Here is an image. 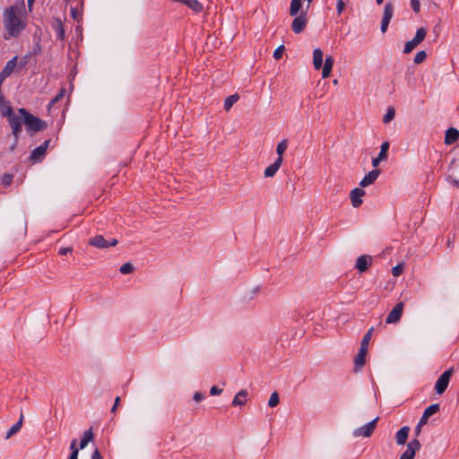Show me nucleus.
<instances>
[{
    "mask_svg": "<svg viewBox=\"0 0 459 459\" xmlns=\"http://www.w3.org/2000/svg\"><path fill=\"white\" fill-rule=\"evenodd\" d=\"M322 67H323V70H322V77H323L324 79L328 78V77L330 76V74H331L332 70H331V69H329V68H325V67H324L323 65H322Z\"/></svg>",
    "mask_w": 459,
    "mask_h": 459,
    "instance_id": "53",
    "label": "nucleus"
},
{
    "mask_svg": "<svg viewBox=\"0 0 459 459\" xmlns=\"http://www.w3.org/2000/svg\"><path fill=\"white\" fill-rule=\"evenodd\" d=\"M301 7H302L301 0H291L290 7V14L291 16L298 15Z\"/></svg>",
    "mask_w": 459,
    "mask_h": 459,
    "instance_id": "30",
    "label": "nucleus"
},
{
    "mask_svg": "<svg viewBox=\"0 0 459 459\" xmlns=\"http://www.w3.org/2000/svg\"><path fill=\"white\" fill-rule=\"evenodd\" d=\"M89 244L98 248H108L115 247L117 244V239L111 238L110 240H106L103 236L97 235L90 239Z\"/></svg>",
    "mask_w": 459,
    "mask_h": 459,
    "instance_id": "7",
    "label": "nucleus"
},
{
    "mask_svg": "<svg viewBox=\"0 0 459 459\" xmlns=\"http://www.w3.org/2000/svg\"><path fill=\"white\" fill-rule=\"evenodd\" d=\"M52 27L56 32V38L60 40H64L65 38V32L62 21L59 18H56L53 21Z\"/></svg>",
    "mask_w": 459,
    "mask_h": 459,
    "instance_id": "17",
    "label": "nucleus"
},
{
    "mask_svg": "<svg viewBox=\"0 0 459 459\" xmlns=\"http://www.w3.org/2000/svg\"><path fill=\"white\" fill-rule=\"evenodd\" d=\"M420 448V443L418 439L414 438L411 440L406 450L402 454L400 459H413L417 451Z\"/></svg>",
    "mask_w": 459,
    "mask_h": 459,
    "instance_id": "10",
    "label": "nucleus"
},
{
    "mask_svg": "<svg viewBox=\"0 0 459 459\" xmlns=\"http://www.w3.org/2000/svg\"><path fill=\"white\" fill-rule=\"evenodd\" d=\"M71 14L74 20L77 19L78 12L75 8H71Z\"/></svg>",
    "mask_w": 459,
    "mask_h": 459,
    "instance_id": "57",
    "label": "nucleus"
},
{
    "mask_svg": "<svg viewBox=\"0 0 459 459\" xmlns=\"http://www.w3.org/2000/svg\"><path fill=\"white\" fill-rule=\"evenodd\" d=\"M41 53V46H40V43L39 41H38L34 46H33V51L32 53H30L31 55H39Z\"/></svg>",
    "mask_w": 459,
    "mask_h": 459,
    "instance_id": "50",
    "label": "nucleus"
},
{
    "mask_svg": "<svg viewBox=\"0 0 459 459\" xmlns=\"http://www.w3.org/2000/svg\"><path fill=\"white\" fill-rule=\"evenodd\" d=\"M394 15V7L391 3H387L384 7V13L381 22V31L385 33L388 28L389 22Z\"/></svg>",
    "mask_w": 459,
    "mask_h": 459,
    "instance_id": "11",
    "label": "nucleus"
},
{
    "mask_svg": "<svg viewBox=\"0 0 459 459\" xmlns=\"http://www.w3.org/2000/svg\"><path fill=\"white\" fill-rule=\"evenodd\" d=\"M459 139V131L456 128L450 127L446 131L445 143L452 144Z\"/></svg>",
    "mask_w": 459,
    "mask_h": 459,
    "instance_id": "19",
    "label": "nucleus"
},
{
    "mask_svg": "<svg viewBox=\"0 0 459 459\" xmlns=\"http://www.w3.org/2000/svg\"><path fill=\"white\" fill-rule=\"evenodd\" d=\"M76 445H77V440H76V439H73V440L71 441V444H70V450H71V453H73V452L74 451V452H76L77 454H79V449H80V447L78 448V447L76 446Z\"/></svg>",
    "mask_w": 459,
    "mask_h": 459,
    "instance_id": "51",
    "label": "nucleus"
},
{
    "mask_svg": "<svg viewBox=\"0 0 459 459\" xmlns=\"http://www.w3.org/2000/svg\"><path fill=\"white\" fill-rule=\"evenodd\" d=\"M7 121L12 128V134L14 136V139L17 141L22 130V124L23 123V116L14 112L12 117L7 118Z\"/></svg>",
    "mask_w": 459,
    "mask_h": 459,
    "instance_id": "4",
    "label": "nucleus"
},
{
    "mask_svg": "<svg viewBox=\"0 0 459 459\" xmlns=\"http://www.w3.org/2000/svg\"><path fill=\"white\" fill-rule=\"evenodd\" d=\"M333 63H334L333 57L332 56H327L325 57V60L324 63V67L329 68L332 70L333 66Z\"/></svg>",
    "mask_w": 459,
    "mask_h": 459,
    "instance_id": "43",
    "label": "nucleus"
},
{
    "mask_svg": "<svg viewBox=\"0 0 459 459\" xmlns=\"http://www.w3.org/2000/svg\"><path fill=\"white\" fill-rule=\"evenodd\" d=\"M31 54H28V55H25L22 58V65H24L27 64L29 58L30 57Z\"/></svg>",
    "mask_w": 459,
    "mask_h": 459,
    "instance_id": "56",
    "label": "nucleus"
},
{
    "mask_svg": "<svg viewBox=\"0 0 459 459\" xmlns=\"http://www.w3.org/2000/svg\"><path fill=\"white\" fill-rule=\"evenodd\" d=\"M453 375V368L446 370L437 380L435 384V390L437 394H442L446 390L451 377Z\"/></svg>",
    "mask_w": 459,
    "mask_h": 459,
    "instance_id": "5",
    "label": "nucleus"
},
{
    "mask_svg": "<svg viewBox=\"0 0 459 459\" xmlns=\"http://www.w3.org/2000/svg\"><path fill=\"white\" fill-rule=\"evenodd\" d=\"M370 259L371 258L367 255L359 256L356 261V268L361 273L365 272L368 267V260Z\"/></svg>",
    "mask_w": 459,
    "mask_h": 459,
    "instance_id": "25",
    "label": "nucleus"
},
{
    "mask_svg": "<svg viewBox=\"0 0 459 459\" xmlns=\"http://www.w3.org/2000/svg\"><path fill=\"white\" fill-rule=\"evenodd\" d=\"M22 420H23V415L22 413L19 420L15 424H13L11 427V429L8 430V432L6 433L5 439H9L12 436H13L14 434H16L17 432L20 431V429L22 426Z\"/></svg>",
    "mask_w": 459,
    "mask_h": 459,
    "instance_id": "26",
    "label": "nucleus"
},
{
    "mask_svg": "<svg viewBox=\"0 0 459 459\" xmlns=\"http://www.w3.org/2000/svg\"><path fill=\"white\" fill-rule=\"evenodd\" d=\"M426 57L427 53L424 50L419 51L414 57V63L420 64L426 59Z\"/></svg>",
    "mask_w": 459,
    "mask_h": 459,
    "instance_id": "41",
    "label": "nucleus"
},
{
    "mask_svg": "<svg viewBox=\"0 0 459 459\" xmlns=\"http://www.w3.org/2000/svg\"><path fill=\"white\" fill-rule=\"evenodd\" d=\"M378 420V417L375 418L371 421L368 422L362 427L357 428L353 430V437H370L376 429L377 422Z\"/></svg>",
    "mask_w": 459,
    "mask_h": 459,
    "instance_id": "6",
    "label": "nucleus"
},
{
    "mask_svg": "<svg viewBox=\"0 0 459 459\" xmlns=\"http://www.w3.org/2000/svg\"><path fill=\"white\" fill-rule=\"evenodd\" d=\"M119 403H120V397H119V396H117V397L115 398L114 404H113V406H112V408H111V412H112V413H114V412L116 411V410H117V406H118Z\"/></svg>",
    "mask_w": 459,
    "mask_h": 459,
    "instance_id": "54",
    "label": "nucleus"
},
{
    "mask_svg": "<svg viewBox=\"0 0 459 459\" xmlns=\"http://www.w3.org/2000/svg\"><path fill=\"white\" fill-rule=\"evenodd\" d=\"M284 46L283 45H281L279 46L273 52V57L274 59L276 60H279L282 57V55H283V52H284Z\"/></svg>",
    "mask_w": 459,
    "mask_h": 459,
    "instance_id": "42",
    "label": "nucleus"
},
{
    "mask_svg": "<svg viewBox=\"0 0 459 459\" xmlns=\"http://www.w3.org/2000/svg\"><path fill=\"white\" fill-rule=\"evenodd\" d=\"M279 403H280L279 394L277 392H273L269 398L268 405L270 407H275L279 404Z\"/></svg>",
    "mask_w": 459,
    "mask_h": 459,
    "instance_id": "36",
    "label": "nucleus"
},
{
    "mask_svg": "<svg viewBox=\"0 0 459 459\" xmlns=\"http://www.w3.org/2000/svg\"><path fill=\"white\" fill-rule=\"evenodd\" d=\"M283 161L282 158L276 159L275 161L268 166L264 170V177L265 178H272L273 177L276 172L279 170L280 167L281 166Z\"/></svg>",
    "mask_w": 459,
    "mask_h": 459,
    "instance_id": "18",
    "label": "nucleus"
},
{
    "mask_svg": "<svg viewBox=\"0 0 459 459\" xmlns=\"http://www.w3.org/2000/svg\"><path fill=\"white\" fill-rule=\"evenodd\" d=\"M193 399L195 402L200 403L201 401H203L204 399V394H202L201 392H195L194 394Z\"/></svg>",
    "mask_w": 459,
    "mask_h": 459,
    "instance_id": "47",
    "label": "nucleus"
},
{
    "mask_svg": "<svg viewBox=\"0 0 459 459\" xmlns=\"http://www.w3.org/2000/svg\"><path fill=\"white\" fill-rule=\"evenodd\" d=\"M0 109H1L2 116L6 118H9L14 113L13 108L11 107V105L8 101H5L4 103L1 104Z\"/></svg>",
    "mask_w": 459,
    "mask_h": 459,
    "instance_id": "28",
    "label": "nucleus"
},
{
    "mask_svg": "<svg viewBox=\"0 0 459 459\" xmlns=\"http://www.w3.org/2000/svg\"><path fill=\"white\" fill-rule=\"evenodd\" d=\"M403 264H397L394 267H393L392 273L394 276L397 277L403 273Z\"/></svg>",
    "mask_w": 459,
    "mask_h": 459,
    "instance_id": "44",
    "label": "nucleus"
},
{
    "mask_svg": "<svg viewBox=\"0 0 459 459\" xmlns=\"http://www.w3.org/2000/svg\"><path fill=\"white\" fill-rule=\"evenodd\" d=\"M119 271L123 274L131 273L134 271V266L131 263H126L120 266Z\"/></svg>",
    "mask_w": 459,
    "mask_h": 459,
    "instance_id": "38",
    "label": "nucleus"
},
{
    "mask_svg": "<svg viewBox=\"0 0 459 459\" xmlns=\"http://www.w3.org/2000/svg\"><path fill=\"white\" fill-rule=\"evenodd\" d=\"M288 148V141L286 139L281 140L276 147L277 159L282 158L284 152Z\"/></svg>",
    "mask_w": 459,
    "mask_h": 459,
    "instance_id": "31",
    "label": "nucleus"
},
{
    "mask_svg": "<svg viewBox=\"0 0 459 459\" xmlns=\"http://www.w3.org/2000/svg\"><path fill=\"white\" fill-rule=\"evenodd\" d=\"M367 352L368 350H365L364 348H359V352L354 359L356 371H358L360 368L364 366Z\"/></svg>",
    "mask_w": 459,
    "mask_h": 459,
    "instance_id": "21",
    "label": "nucleus"
},
{
    "mask_svg": "<svg viewBox=\"0 0 459 459\" xmlns=\"http://www.w3.org/2000/svg\"><path fill=\"white\" fill-rule=\"evenodd\" d=\"M23 6H10L4 12V26L10 37H18L26 27L25 20H22L19 13H22Z\"/></svg>",
    "mask_w": 459,
    "mask_h": 459,
    "instance_id": "1",
    "label": "nucleus"
},
{
    "mask_svg": "<svg viewBox=\"0 0 459 459\" xmlns=\"http://www.w3.org/2000/svg\"><path fill=\"white\" fill-rule=\"evenodd\" d=\"M73 252V248L71 247H61L58 251V254L61 255H65Z\"/></svg>",
    "mask_w": 459,
    "mask_h": 459,
    "instance_id": "48",
    "label": "nucleus"
},
{
    "mask_svg": "<svg viewBox=\"0 0 459 459\" xmlns=\"http://www.w3.org/2000/svg\"><path fill=\"white\" fill-rule=\"evenodd\" d=\"M78 455H79V454H77L76 452L74 451L73 453H71L68 459H78Z\"/></svg>",
    "mask_w": 459,
    "mask_h": 459,
    "instance_id": "58",
    "label": "nucleus"
},
{
    "mask_svg": "<svg viewBox=\"0 0 459 459\" xmlns=\"http://www.w3.org/2000/svg\"><path fill=\"white\" fill-rule=\"evenodd\" d=\"M380 175V170L379 169H373L371 171H369L362 179L361 181L359 182V186L361 187H367L370 185H372L378 178V176Z\"/></svg>",
    "mask_w": 459,
    "mask_h": 459,
    "instance_id": "14",
    "label": "nucleus"
},
{
    "mask_svg": "<svg viewBox=\"0 0 459 459\" xmlns=\"http://www.w3.org/2000/svg\"><path fill=\"white\" fill-rule=\"evenodd\" d=\"M417 46H418V43H416L413 39H411L405 43L403 52L405 54H408V53L411 52Z\"/></svg>",
    "mask_w": 459,
    "mask_h": 459,
    "instance_id": "40",
    "label": "nucleus"
},
{
    "mask_svg": "<svg viewBox=\"0 0 459 459\" xmlns=\"http://www.w3.org/2000/svg\"><path fill=\"white\" fill-rule=\"evenodd\" d=\"M409 432H410V428L408 426H404V427L401 428L395 435L396 443L400 446L404 445L408 438Z\"/></svg>",
    "mask_w": 459,
    "mask_h": 459,
    "instance_id": "20",
    "label": "nucleus"
},
{
    "mask_svg": "<svg viewBox=\"0 0 459 459\" xmlns=\"http://www.w3.org/2000/svg\"><path fill=\"white\" fill-rule=\"evenodd\" d=\"M411 8L412 10L415 12V13H419L420 10V0H411Z\"/></svg>",
    "mask_w": 459,
    "mask_h": 459,
    "instance_id": "45",
    "label": "nucleus"
},
{
    "mask_svg": "<svg viewBox=\"0 0 459 459\" xmlns=\"http://www.w3.org/2000/svg\"><path fill=\"white\" fill-rule=\"evenodd\" d=\"M388 149H389L388 142H385L381 144V149H380V152H379L377 157H376L372 160V166L374 168H377L379 165L380 161L386 159Z\"/></svg>",
    "mask_w": 459,
    "mask_h": 459,
    "instance_id": "16",
    "label": "nucleus"
},
{
    "mask_svg": "<svg viewBox=\"0 0 459 459\" xmlns=\"http://www.w3.org/2000/svg\"><path fill=\"white\" fill-rule=\"evenodd\" d=\"M429 417H426L424 414H422L421 418L420 419V421L417 425V429L421 428V426L425 425L428 421Z\"/></svg>",
    "mask_w": 459,
    "mask_h": 459,
    "instance_id": "52",
    "label": "nucleus"
},
{
    "mask_svg": "<svg viewBox=\"0 0 459 459\" xmlns=\"http://www.w3.org/2000/svg\"><path fill=\"white\" fill-rule=\"evenodd\" d=\"M18 113L23 116V124L30 135L37 132L45 130L48 126L46 121L35 117L24 108H20L18 109Z\"/></svg>",
    "mask_w": 459,
    "mask_h": 459,
    "instance_id": "2",
    "label": "nucleus"
},
{
    "mask_svg": "<svg viewBox=\"0 0 459 459\" xmlns=\"http://www.w3.org/2000/svg\"><path fill=\"white\" fill-rule=\"evenodd\" d=\"M324 54L320 48H316L313 51V65L316 70H319L323 65Z\"/></svg>",
    "mask_w": 459,
    "mask_h": 459,
    "instance_id": "22",
    "label": "nucleus"
},
{
    "mask_svg": "<svg viewBox=\"0 0 459 459\" xmlns=\"http://www.w3.org/2000/svg\"><path fill=\"white\" fill-rule=\"evenodd\" d=\"M50 140H46L41 145L36 147L30 153V160L37 162L40 161L47 152V149L49 145Z\"/></svg>",
    "mask_w": 459,
    "mask_h": 459,
    "instance_id": "13",
    "label": "nucleus"
},
{
    "mask_svg": "<svg viewBox=\"0 0 459 459\" xmlns=\"http://www.w3.org/2000/svg\"><path fill=\"white\" fill-rule=\"evenodd\" d=\"M376 2H377V4H382L384 0H376Z\"/></svg>",
    "mask_w": 459,
    "mask_h": 459,
    "instance_id": "61",
    "label": "nucleus"
},
{
    "mask_svg": "<svg viewBox=\"0 0 459 459\" xmlns=\"http://www.w3.org/2000/svg\"><path fill=\"white\" fill-rule=\"evenodd\" d=\"M13 179V176L12 174L5 173L3 175L2 178H1V184L4 186L7 187L12 184Z\"/></svg>",
    "mask_w": 459,
    "mask_h": 459,
    "instance_id": "37",
    "label": "nucleus"
},
{
    "mask_svg": "<svg viewBox=\"0 0 459 459\" xmlns=\"http://www.w3.org/2000/svg\"><path fill=\"white\" fill-rule=\"evenodd\" d=\"M333 84H337V83H338V81L335 79V80H333Z\"/></svg>",
    "mask_w": 459,
    "mask_h": 459,
    "instance_id": "63",
    "label": "nucleus"
},
{
    "mask_svg": "<svg viewBox=\"0 0 459 459\" xmlns=\"http://www.w3.org/2000/svg\"><path fill=\"white\" fill-rule=\"evenodd\" d=\"M248 393L247 390H240L238 392L233 398L232 405L233 406H242L246 403V397L247 396Z\"/></svg>",
    "mask_w": 459,
    "mask_h": 459,
    "instance_id": "24",
    "label": "nucleus"
},
{
    "mask_svg": "<svg viewBox=\"0 0 459 459\" xmlns=\"http://www.w3.org/2000/svg\"><path fill=\"white\" fill-rule=\"evenodd\" d=\"M365 191L361 188H359V187H356L354 189L351 190V204H352V206L357 208L359 207V205H361L362 204V199L361 197L363 195H365Z\"/></svg>",
    "mask_w": 459,
    "mask_h": 459,
    "instance_id": "15",
    "label": "nucleus"
},
{
    "mask_svg": "<svg viewBox=\"0 0 459 459\" xmlns=\"http://www.w3.org/2000/svg\"><path fill=\"white\" fill-rule=\"evenodd\" d=\"M427 30L424 28H419L416 31L414 38L412 39L418 45L422 42L426 37Z\"/></svg>",
    "mask_w": 459,
    "mask_h": 459,
    "instance_id": "32",
    "label": "nucleus"
},
{
    "mask_svg": "<svg viewBox=\"0 0 459 459\" xmlns=\"http://www.w3.org/2000/svg\"><path fill=\"white\" fill-rule=\"evenodd\" d=\"M93 439V433L91 431V429L86 430L83 433V437H82L80 441V449H83L87 446L89 442H91Z\"/></svg>",
    "mask_w": 459,
    "mask_h": 459,
    "instance_id": "27",
    "label": "nucleus"
},
{
    "mask_svg": "<svg viewBox=\"0 0 459 459\" xmlns=\"http://www.w3.org/2000/svg\"><path fill=\"white\" fill-rule=\"evenodd\" d=\"M7 77L4 76L3 74L0 73V86L2 87V84L4 82V81L6 79Z\"/></svg>",
    "mask_w": 459,
    "mask_h": 459,
    "instance_id": "59",
    "label": "nucleus"
},
{
    "mask_svg": "<svg viewBox=\"0 0 459 459\" xmlns=\"http://www.w3.org/2000/svg\"><path fill=\"white\" fill-rule=\"evenodd\" d=\"M65 93V88H61L59 92L50 101V103L48 105V108H50L51 106H53L56 102H58L64 97Z\"/></svg>",
    "mask_w": 459,
    "mask_h": 459,
    "instance_id": "39",
    "label": "nucleus"
},
{
    "mask_svg": "<svg viewBox=\"0 0 459 459\" xmlns=\"http://www.w3.org/2000/svg\"><path fill=\"white\" fill-rule=\"evenodd\" d=\"M294 17L295 18L291 24V30L295 33L299 34L304 30L307 23L306 12L301 11L299 15H296Z\"/></svg>",
    "mask_w": 459,
    "mask_h": 459,
    "instance_id": "8",
    "label": "nucleus"
},
{
    "mask_svg": "<svg viewBox=\"0 0 459 459\" xmlns=\"http://www.w3.org/2000/svg\"><path fill=\"white\" fill-rule=\"evenodd\" d=\"M439 410V405L437 403H434V404H431L429 405V407H427L423 412V414L426 416V417H430L431 415L435 414L436 412H437Z\"/></svg>",
    "mask_w": 459,
    "mask_h": 459,
    "instance_id": "34",
    "label": "nucleus"
},
{
    "mask_svg": "<svg viewBox=\"0 0 459 459\" xmlns=\"http://www.w3.org/2000/svg\"><path fill=\"white\" fill-rule=\"evenodd\" d=\"M420 429H417V428H416V433H417V434H419V433H420Z\"/></svg>",
    "mask_w": 459,
    "mask_h": 459,
    "instance_id": "62",
    "label": "nucleus"
},
{
    "mask_svg": "<svg viewBox=\"0 0 459 459\" xmlns=\"http://www.w3.org/2000/svg\"><path fill=\"white\" fill-rule=\"evenodd\" d=\"M239 100L238 94L235 93L226 98L224 101V109L229 111L231 107Z\"/></svg>",
    "mask_w": 459,
    "mask_h": 459,
    "instance_id": "29",
    "label": "nucleus"
},
{
    "mask_svg": "<svg viewBox=\"0 0 459 459\" xmlns=\"http://www.w3.org/2000/svg\"><path fill=\"white\" fill-rule=\"evenodd\" d=\"M447 179L450 183L459 186V148L455 151L447 174Z\"/></svg>",
    "mask_w": 459,
    "mask_h": 459,
    "instance_id": "3",
    "label": "nucleus"
},
{
    "mask_svg": "<svg viewBox=\"0 0 459 459\" xmlns=\"http://www.w3.org/2000/svg\"><path fill=\"white\" fill-rule=\"evenodd\" d=\"M394 115H395V110L394 108H389L386 114L383 117V122L385 124H387L389 123L390 121H392L394 117Z\"/></svg>",
    "mask_w": 459,
    "mask_h": 459,
    "instance_id": "35",
    "label": "nucleus"
},
{
    "mask_svg": "<svg viewBox=\"0 0 459 459\" xmlns=\"http://www.w3.org/2000/svg\"><path fill=\"white\" fill-rule=\"evenodd\" d=\"M403 312V303H397L385 318L386 324H396L400 321Z\"/></svg>",
    "mask_w": 459,
    "mask_h": 459,
    "instance_id": "9",
    "label": "nucleus"
},
{
    "mask_svg": "<svg viewBox=\"0 0 459 459\" xmlns=\"http://www.w3.org/2000/svg\"><path fill=\"white\" fill-rule=\"evenodd\" d=\"M394 15V7L391 3H387L384 7V13L381 22V31L385 33L388 28L389 22Z\"/></svg>",
    "mask_w": 459,
    "mask_h": 459,
    "instance_id": "12",
    "label": "nucleus"
},
{
    "mask_svg": "<svg viewBox=\"0 0 459 459\" xmlns=\"http://www.w3.org/2000/svg\"><path fill=\"white\" fill-rule=\"evenodd\" d=\"M6 100L4 97V95L0 92V105L4 103Z\"/></svg>",
    "mask_w": 459,
    "mask_h": 459,
    "instance_id": "60",
    "label": "nucleus"
},
{
    "mask_svg": "<svg viewBox=\"0 0 459 459\" xmlns=\"http://www.w3.org/2000/svg\"><path fill=\"white\" fill-rule=\"evenodd\" d=\"M17 59H18L17 56H13L12 59H10L5 64L4 67L2 69V71L0 73L3 74L6 77L10 76L17 65Z\"/></svg>",
    "mask_w": 459,
    "mask_h": 459,
    "instance_id": "23",
    "label": "nucleus"
},
{
    "mask_svg": "<svg viewBox=\"0 0 459 459\" xmlns=\"http://www.w3.org/2000/svg\"><path fill=\"white\" fill-rule=\"evenodd\" d=\"M345 4L343 0H337L336 9L338 13H342V12L344 10Z\"/></svg>",
    "mask_w": 459,
    "mask_h": 459,
    "instance_id": "49",
    "label": "nucleus"
},
{
    "mask_svg": "<svg viewBox=\"0 0 459 459\" xmlns=\"http://www.w3.org/2000/svg\"><path fill=\"white\" fill-rule=\"evenodd\" d=\"M221 393H222V389L216 385L212 386L210 389L211 395H219Z\"/></svg>",
    "mask_w": 459,
    "mask_h": 459,
    "instance_id": "46",
    "label": "nucleus"
},
{
    "mask_svg": "<svg viewBox=\"0 0 459 459\" xmlns=\"http://www.w3.org/2000/svg\"><path fill=\"white\" fill-rule=\"evenodd\" d=\"M374 328L371 327L363 336L362 341L360 342V348H364L365 350H368V342L372 337Z\"/></svg>",
    "mask_w": 459,
    "mask_h": 459,
    "instance_id": "33",
    "label": "nucleus"
},
{
    "mask_svg": "<svg viewBox=\"0 0 459 459\" xmlns=\"http://www.w3.org/2000/svg\"><path fill=\"white\" fill-rule=\"evenodd\" d=\"M91 459H102V456L100 455V452L99 449H95L94 452L91 455Z\"/></svg>",
    "mask_w": 459,
    "mask_h": 459,
    "instance_id": "55",
    "label": "nucleus"
},
{
    "mask_svg": "<svg viewBox=\"0 0 459 459\" xmlns=\"http://www.w3.org/2000/svg\"><path fill=\"white\" fill-rule=\"evenodd\" d=\"M34 0H28L29 4L32 3Z\"/></svg>",
    "mask_w": 459,
    "mask_h": 459,
    "instance_id": "64",
    "label": "nucleus"
}]
</instances>
